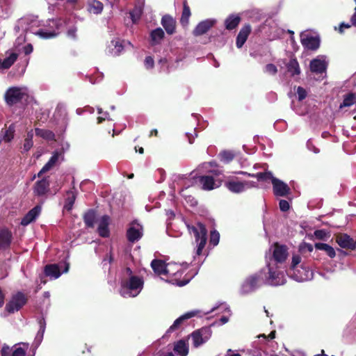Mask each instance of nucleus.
I'll use <instances>...</instances> for the list:
<instances>
[{"mask_svg":"<svg viewBox=\"0 0 356 356\" xmlns=\"http://www.w3.org/2000/svg\"><path fill=\"white\" fill-rule=\"evenodd\" d=\"M211 332L208 328H202L194 331L191 334L193 346L198 348L205 343L211 337Z\"/></svg>","mask_w":356,"mask_h":356,"instance_id":"obj_13","label":"nucleus"},{"mask_svg":"<svg viewBox=\"0 0 356 356\" xmlns=\"http://www.w3.org/2000/svg\"><path fill=\"white\" fill-rule=\"evenodd\" d=\"M151 267L154 272L159 276L166 275L167 264L159 259H154L151 262Z\"/></svg>","mask_w":356,"mask_h":356,"instance_id":"obj_32","label":"nucleus"},{"mask_svg":"<svg viewBox=\"0 0 356 356\" xmlns=\"http://www.w3.org/2000/svg\"><path fill=\"white\" fill-rule=\"evenodd\" d=\"M355 95L353 94H350L344 98L342 104L340 105V108L350 106L355 103Z\"/></svg>","mask_w":356,"mask_h":356,"instance_id":"obj_49","label":"nucleus"},{"mask_svg":"<svg viewBox=\"0 0 356 356\" xmlns=\"http://www.w3.org/2000/svg\"><path fill=\"white\" fill-rule=\"evenodd\" d=\"M240 22L241 17L238 15H230L225 20V28L228 30H232L238 25Z\"/></svg>","mask_w":356,"mask_h":356,"instance_id":"obj_36","label":"nucleus"},{"mask_svg":"<svg viewBox=\"0 0 356 356\" xmlns=\"http://www.w3.org/2000/svg\"><path fill=\"white\" fill-rule=\"evenodd\" d=\"M225 356H241L239 353H235L231 349L227 351Z\"/></svg>","mask_w":356,"mask_h":356,"instance_id":"obj_64","label":"nucleus"},{"mask_svg":"<svg viewBox=\"0 0 356 356\" xmlns=\"http://www.w3.org/2000/svg\"><path fill=\"white\" fill-rule=\"evenodd\" d=\"M69 268V264L66 262L60 264H49L44 267V273L46 276L49 277L51 279L56 280L63 273H67Z\"/></svg>","mask_w":356,"mask_h":356,"instance_id":"obj_11","label":"nucleus"},{"mask_svg":"<svg viewBox=\"0 0 356 356\" xmlns=\"http://www.w3.org/2000/svg\"><path fill=\"white\" fill-rule=\"evenodd\" d=\"M302 258L299 254H293L292 257V260L290 266V272L296 270L301 265Z\"/></svg>","mask_w":356,"mask_h":356,"instance_id":"obj_47","label":"nucleus"},{"mask_svg":"<svg viewBox=\"0 0 356 356\" xmlns=\"http://www.w3.org/2000/svg\"><path fill=\"white\" fill-rule=\"evenodd\" d=\"M29 344L27 343H20L15 344L12 348L4 344L1 350V356H25Z\"/></svg>","mask_w":356,"mask_h":356,"instance_id":"obj_10","label":"nucleus"},{"mask_svg":"<svg viewBox=\"0 0 356 356\" xmlns=\"http://www.w3.org/2000/svg\"><path fill=\"white\" fill-rule=\"evenodd\" d=\"M29 96V90L26 87H12L8 89L5 94V99L8 104L13 105L17 102L26 99Z\"/></svg>","mask_w":356,"mask_h":356,"instance_id":"obj_7","label":"nucleus"},{"mask_svg":"<svg viewBox=\"0 0 356 356\" xmlns=\"http://www.w3.org/2000/svg\"><path fill=\"white\" fill-rule=\"evenodd\" d=\"M154 60L151 56H147L145 59V66L147 69H152L154 66Z\"/></svg>","mask_w":356,"mask_h":356,"instance_id":"obj_57","label":"nucleus"},{"mask_svg":"<svg viewBox=\"0 0 356 356\" xmlns=\"http://www.w3.org/2000/svg\"><path fill=\"white\" fill-rule=\"evenodd\" d=\"M338 245L343 248L353 250L356 247V242L346 234H341L337 237Z\"/></svg>","mask_w":356,"mask_h":356,"instance_id":"obj_24","label":"nucleus"},{"mask_svg":"<svg viewBox=\"0 0 356 356\" xmlns=\"http://www.w3.org/2000/svg\"><path fill=\"white\" fill-rule=\"evenodd\" d=\"M33 130H31L27 133L26 138L24 140V143L23 145V149L24 152L29 151L31 149V148L33 147Z\"/></svg>","mask_w":356,"mask_h":356,"instance_id":"obj_43","label":"nucleus"},{"mask_svg":"<svg viewBox=\"0 0 356 356\" xmlns=\"http://www.w3.org/2000/svg\"><path fill=\"white\" fill-rule=\"evenodd\" d=\"M291 277L297 282L310 280L313 277V272L307 267L301 264L298 268L290 272Z\"/></svg>","mask_w":356,"mask_h":356,"instance_id":"obj_15","label":"nucleus"},{"mask_svg":"<svg viewBox=\"0 0 356 356\" xmlns=\"http://www.w3.org/2000/svg\"><path fill=\"white\" fill-rule=\"evenodd\" d=\"M75 197L74 195H72V197H68L66 200V202L65 204V209L67 210H70L74 203Z\"/></svg>","mask_w":356,"mask_h":356,"instance_id":"obj_55","label":"nucleus"},{"mask_svg":"<svg viewBox=\"0 0 356 356\" xmlns=\"http://www.w3.org/2000/svg\"><path fill=\"white\" fill-rule=\"evenodd\" d=\"M191 16V10L188 5L184 3L183 7L182 15L181 17V23L183 26H187L188 24L189 17Z\"/></svg>","mask_w":356,"mask_h":356,"instance_id":"obj_44","label":"nucleus"},{"mask_svg":"<svg viewBox=\"0 0 356 356\" xmlns=\"http://www.w3.org/2000/svg\"><path fill=\"white\" fill-rule=\"evenodd\" d=\"M280 209L282 211H286L289 209L290 205L288 201L281 200L279 203Z\"/></svg>","mask_w":356,"mask_h":356,"instance_id":"obj_56","label":"nucleus"},{"mask_svg":"<svg viewBox=\"0 0 356 356\" xmlns=\"http://www.w3.org/2000/svg\"><path fill=\"white\" fill-rule=\"evenodd\" d=\"M35 131L36 136L41 137L44 140H53L55 139V134L50 130L37 128Z\"/></svg>","mask_w":356,"mask_h":356,"instance_id":"obj_40","label":"nucleus"},{"mask_svg":"<svg viewBox=\"0 0 356 356\" xmlns=\"http://www.w3.org/2000/svg\"><path fill=\"white\" fill-rule=\"evenodd\" d=\"M165 33L161 28H157L150 33V44L152 46L159 44L164 38Z\"/></svg>","mask_w":356,"mask_h":356,"instance_id":"obj_35","label":"nucleus"},{"mask_svg":"<svg viewBox=\"0 0 356 356\" xmlns=\"http://www.w3.org/2000/svg\"><path fill=\"white\" fill-rule=\"evenodd\" d=\"M216 22V19L213 18L207 19L199 22L193 31V35L200 36L207 33Z\"/></svg>","mask_w":356,"mask_h":356,"instance_id":"obj_18","label":"nucleus"},{"mask_svg":"<svg viewBox=\"0 0 356 356\" xmlns=\"http://www.w3.org/2000/svg\"><path fill=\"white\" fill-rule=\"evenodd\" d=\"M289 257L288 248L284 245L275 243L266 254V262L282 266Z\"/></svg>","mask_w":356,"mask_h":356,"instance_id":"obj_6","label":"nucleus"},{"mask_svg":"<svg viewBox=\"0 0 356 356\" xmlns=\"http://www.w3.org/2000/svg\"><path fill=\"white\" fill-rule=\"evenodd\" d=\"M64 160V156L61 155V153L57 152L56 150L54 151L52 153V156L48 161V162L42 167L40 171L38 172V176L40 177L42 174L50 170L56 163L59 161H62Z\"/></svg>","mask_w":356,"mask_h":356,"instance_id":"obj_22","label":"nucleus"},{"mask_svg":"<svg viewBox=\"0 0 356 356\" xmlns=\"http://www.w3.org/2000/svg\"><path fill=\"white\" fill-rule=\"evenodd\" d=\"M11 233L7 229H0V250H6L11 242Z\"/></svg>","mask_w":356,"mask_h":356,"instance_id":"obj_33","label":"nucleus"},{"mask_svg":"<svg viewBox=\"0 0 356 356\" xmlns=\"http://www.w3.org/2000/svg\"><path fill=\"white\" fill-rule=\"evenodd\" d=\"M300 41L303 47L306 49L316 50L319 47V39L309 33H302L300 35Z\"/></svg>","mask_w":356,"mask_h":356,"instance_id":"obj_19","label":"nucleus"},{"mask_svg":"<svg viewBox=\"0 0 356 356\" xmlns=\"http://www.w3.org/2000/svg\"><path fill=\"white\" fill-rule=\"evenodd\" d=\"M315 248L317 250L325 251L330 258H334L336 256L334 249L327 243H316L315 244Z\"/></svg>","mask_w":356,"mask_h":356,"instance_id":"obj_39","label":"nucleus"},{"mask_svg":"<svg viewBox=\"0 0 356 356\" xmlns=\"http://www.w3.org/2000/svg\"><path fill=\"white\" fill-rule=\"evenodd\" d=\"M41 206L37 205L30 210L22 219L21 224L24 226L28 225L35 220L41 212Z\"/></svg>","mask_w":356,"mask_h":356,"instance_id":"obj_27","label":"nucleus"},{"mask_svg":"<svg viewBox=\"0 0 356 356\" xmlns=\"http://www.w3.org/2000/svg\"><path fill=\"white\" fill-rule=\"evenodd\" d=\"M47 23L49 29H41L34 33L43 39L54 38L58 34V31L63 26V21L61 19H49Z\"/></svg>","mask_w":356,"mask_h":356,"instance_id":"obj_8","label":"nucleus"},{"mask_svg":"<svg viewBox=\"0 0 356 356\" xmlns=\"http://www.w3.org/2000/svg\"><path fill=\"white\" fill-rule=\"evenodd\" d=\"M98 227L97 232L102 237H108L109 236L110 232L108 229V225L110 224V218L109 216L104 215L102 216L97 221Z\"/></svg>","mask_w":356,"mask_h":356,"instance_id":"obj_23","label":"nucleus"},{"mask_svg":"<svg viewBox=\"0 0 356 356\" xmlns=\"http://www.w3.org/2000/svg\"><path fill=\"white\" fill-rule=\"evenodd\" d=\"M18 55L16 53H10L3 60L0 58V70H6L10 68L16 61Z\"/></svg>","mask_w":356,"mask_h":356,"instance_id":"obj_37","label":"nucleus"},{"mask_svg":"<svg viewBox=\"0 0 356 356\" xmlns=\"http://www.w3.org/2000/svg\"><path fill=\"white\" fill-rule=\"evenodd\" d=\"M76 28H71L67 31V36L69 38L74 39L76 38Z\"/></svg>","mask_w":356,"mask_h":356,"instance_id":"obj_62","label":"nucleus"},{"mask_svg":"<svg viewBox=\"0 0 356 356\" xmlns=\"http://www.w3.org/2000/svg\"><path fill=\"white\" fill-rule=\"evenodd\" d=\"M161 24L167 33L170 35L174 33L175 31V21L172 17L169 15L163 16L161 19Z\"/></svg>","mask_w":356,"mask_h":356,"instance_id":"obj_34","label":"nucleus"},{"mask_svg":"<svg viewBox=\"0 0 356 356\" xmlns=\"http://www.w3.org/2000/svg\"><path fill=\"white\" fill-rule=\"evenodd\" d=\"M219 240L220 234L216 230L211 231L210 234V243L216 246L218 244Z\"/></svg>","mask_w":356,"mask_h":356,"instance_id":"obj_50","label":"nucleus"},{"mask_svg":"<svg viewBox=\"0 0 356 356\" xmlns=\"http://www.w3.org/2000/svg\"><path fill=\"white\" fill-rule=\"evenodd\" d=\"M288 72L291 74L292 76L298 75L300 73V68L298 62L296 59L292 58L286 65Z\"/></svg>","mask_w":356,"mask_h":356,"instance_id":"obj_41","label":"nucleus"},{"mask_svg":"<svg viewBox=\"0 0 356 356\" xmlns=\"http://www.w3.org/2000/svg\"><path fill=\"white\" fill-rule=\"evenodd\" d=\"M174 181L177 182L178 185L184 186L185 188H182L180 191V193L182 196H186L184 194L185 189L191 186L193 184V181L191 180L186 175H176L174 176Z\"/></svg>","mask_w":356,"mask_h":356,"instance_id":"obj_28","label":"nucleus"},{"mask_svg":"<svg viewBox=\"0 0 356 356\" xmlns=\"http://www.w3.org/2000/svg\"><path fill=\"white\" fill-rule=\"evenodd\" d=\"M217 310L219 312V313H224V312L228 313L229 316H223L219 319L221 325H224V324L227 323L229 321V316L232 315V312H231V309H230L229 305L225 302L218 304L217 305L214 306L211 310H209L208 312H202L201 315H202V316H203L204 315L209 314L212 313Z\"/></svg>","mask_w":356,"mask_h":356,"instance_id":"obj_20","label":"nucleus"},{"mask_svg":"<svg viewBox=\"0 0 356 356\" xmlns=\"http://www.w3.org/2000/svg\"><path fill=\"white\" fill-rule=\"evenodd\" d=\"M39 323H40V330L38 331L37 338L39 337V343H40L43 337V334H44V330H45V322L44 320H40Z\"/></svg>","mask_w":356,"mask_h":356,"instance_id":"obj_53","label":"nucleus"},{"mask_svg":"<svg viewBox=\"0 0 356 356\" xmlns=\"http://www.w3.org/2000/svg\"><path fill=\"white\" fill-rule=\"evenodd\" d=\"M49 181L47 178H44L35 182L33 187V193L37 196L44 195L49 191Z\"/></svg>","mask_w":356,"mask_h":356,"instance_id":"obj_26","label":"nucleus"},{"mask_svg":"<svg viewBox=\"0 0 356 356\" xmlns=\"http://www.w3.org/2000/svg\"><path fill=\"white\" fill-rule=\"evenodd\" d=\"M296 93L298 95V98L299 101L303 100L304 99L306 98L307 95L306 90L300 86L297 88Z\"/></svg>","mask_w":356,"mask_h":356,"instance_id":"obj_52","label":"nucleus"},{"mask_svg":"<svg viewBox=\"0 0 356 356\" xmlns=\"http://www.w3.org/2000/svg\"><path fill=\"white\" fill-rule=\"evenodd\" d=\"M186 268L187 266L186 264H167L166 275H165L166 277L165 280L172 284L179 286H183L187 284L192 279V277H184L183 280H181V275L183 274V269Z\"/></svg>","mask_w":356,"mask_h":356,"instance_id":"obj_4","label":"nucleus"},{"mask_svg":"<svg viewBox=\"0 0 356 356\" xmlns=\"http://www.w3.org/2000/svg\"><path fill=\"white\" fill-rule=\"evenodd\" d=\"M70 149V145L68 143H62L60 145V147L56 149L57 152L61 153V155L64 156L65 152H67Z\"/></svg>","mask_w":356,"mask_h":356,"instance_id":"obj_58","label":"nucleus"},{"mask_svg":"<svg viewBox=\"0 0 356 356\" xmlns=\"http://www.w3.org/2000/svg\"><path fill=\"white\" fill-rule=\"evenodd\" d=\"M26 302V298L22 293H17L13 296L7 303L6 309L9 313H14L19 310Z\"/></svg>","mask_w":356,"mask_h":356,"instance_id":"obj_14","label":"nucleus"},{"mask_svg":"<svg viewBox=\"0 0 356 356\" xmlns=\"http://www.w3.org/2000/svg\"><path fill=\"white\" fill-rule=\"evenodd\" d=\"M124 273L127 277L121 280L119 293L125 298H135L140 294L143 289V278L133 275L129 268L125 269Z\"/></svg>","mask_w":356,"mask_h":356,"instance_id":"obj_1","label":"nucleus"},{"mask_svg":"<svg viewBox=\"0 0 356 356\" xmlns=\"http://www.w3.org/2000/svg\"><path fill=\"white\" fill-rule=\"evenodd\" d=\"M174 351L177 356H186L188 353V346L184 340H179L175 344Z\"/></svg>","mask_w":356,"mask_h":356,"instance_id":"obj_38","label":"nucleus"},{"mask_svg":"<svg viewBox=\"0 0 356 356\" xmlns=\"http://www.w3.org/2000/svg\"><path fill=\"white\" fill-rule=\"evenodd\" d=\"M227 188L232 193H240L247 189L257 187L255 182L252 181H239L230 180L226 183Z\"/></svg>","mask_w":356,"mask_h":356,"instance_id":"obj_12","label":"nucleus"},{"mask_svg":"<svg viewBox=\"0 0 356 356\" xmlns=\"http://www.w3.org/2000/svg\"><path fill=\"white\" fill-rule=\"evenodd\" d=\"M95 221V213L93 211H89L84 216V222L89 227L94 226Z\"/></svg>","mask_w":356,"mask_h":356,"instance_id":"obj_45","label":"nucleus"},{"mask_svg":"<svg viewBox=\"0 0 356 356\" xmlns=\"http://www.w3.org/2000/svg\"><path fill=\"white\" fill-rule=\"evenodd\" d=\"M262 283L261 273H256L247 277L241 284L240 293L248 294L258 289Z\"/></svg>","mask_w":356,"mask_h":356,"instance_id":"obj_9","label":"nucleus"},{"mask_svg":"<svg viewBox=\"0 0 356 356\" xmlns=\"http://www.w3.org/2000/svg\"><path fill=\"white\" fill-rule=\"evenodd\" d=\"M201 313L202 312L200 310H193L185 313L174 321L173 324L169 327L167 332H172L177 329L185 320L189 319L194 316L202 317Z\"/></svg>","mask_w":356,"mask_h":356,"instance_id":"obj_21","label":"nucleus"},{"mask_svg":"<svg viewBox=\"0 0 356 356\" xmlns=\"http://www.w3.org/2000/svg\"><path fill=\"white\" fill-rule=\"evenodd\" d=\"M15 127L13 124L10 125L9 127L0 136V143L1 141L8 143L12 140L14 137Z\"/></svg>","mask_w":356,"mask_h":356,"instance_id":"obj_42","label":"nucleus"},{"mask_svg":"<svg viewBox=\"0 0 356 356\" xmlns=\"http://www.w3.org/2000/svg\"><path fill=\"white\" fill-rule=\"evenodd\" d=\"M238 174L248 175L249 177H256L258 181H266L270 179L273 184V193L276 196L285 197L291 193L290 187L285 182L274 177L270 172L250 174L241 171L238 172Z\"/></svg>","mask_w":356,"mask_h":356,"instance_id":"obj_3","label":"nucleus"},{"mask_svg":"<svg viewBox=\"0 0 356 356\" xmlns=\"http://www.w3.org/2000/svg\"><path fill=\"white\" fill-rule=\"evenodd\" d=\"M124 50V45L120 40H113L108 46V52L112 56H119Z\"/></svg>","mask_w":356,"mask_h":356,"instance_id":"obj_31","label":"nucleus"},{"mask_svg":"<svg viewBox=\"0 0 356 356\" xmlns=\"http://www.w3.org/2000/svg\"><path fill=\"white\" fill-rule=\"evenodd\" d=\"M282 266L266 262V266L260 272L264 275L265 282L270 286H280L286 283V277L282 270Z\"/></svg>","mask_w":356,"mask_h":356,"instance_id":"obj_2","label":"nucleus"},{"mask_svg":"<svg viewBox=\"0 0 356 356\" xmlns=\"http://www.w3.org/2000/svg\"><path fill=\"white\" fill-rule=\"evenodd\" d=\"M127 236L129 241L134 243L143 236V227L136 221L130 223L127 232Z\"/></svg>","mask_w":356,"mask_h":356,"instance_id":"obj_16","label":"nucleus"},{"mask_svg":"<svg viewBox=\"0 0 356 356\" xmlns=\"http://www.w3.org/2000/svg\"><path fill=\"white\" fill-rule=\"evenodd\" d=\"M327 66V62L325 56H318L316 58L312 60L309 64L311 71L316 74L325 72Z\"/></svg>","mask_w":356,"mask_h":356,"instance_id":"obj_17","label":"nucleus"},{"mask_svg":"<svg viewBox=\"0 0 356 356\" xmlns=\"http://www.w3.org/2000/svg\"><path fill=\"white\" fill-rule=\"evenodd\" d=\"M220 160L224 163H229L234 158V153L232 151H223L220 154Z\"/></svg>","mask_w":356,"mask_h":356,"instance_id":"obj_48","label":"nucleus"},{"mask_svg":"<svg viewBox=\"0 0 356 356\" xmlns=\"http://www.w3.org/2000/svg\"><path fill=\"white\" fill-rule=\"evenodd\" d=\"M33 50V48L32 44H28L25 45V46L23 47V52H24L26 55H29V54H30L31 53H32Z\"/></svg>","mask_w":356,"mask_h":356,"instance_id":"obj_60","label":"nucleus"},{"mask_svg":"<svg viewBox=\"0 0 356 356\" xmlns=\"http://www.w3.org/2000/svg\"><path fill=\"white\" fill-rule=\"evenodd\" d=\"M212 165V163H204L202 165H200L197 169V172H203V169L208 170Z\"/></svg>","mask_w":356,"mask_h":356,"instance_id":"obj_61","label":"nucleus"},{"mask_svg":"<svg viewBox=\"0 0 356 356\" xmlns=\"http://www.w3.org/2000/svg\"><path fill=\"white\" fill-rule=\"evenodd\" d=\"M299 250L301 252L307 251L312 252L314 250L313 245L310 243H303L300 245Z\"/></svg>","mask_w":356,"mask_h":356,"instance_id":"obj_54","label":"nucleus"},{"mask_svg":"<svg viewBox=\"0 0 356 356\" xmlns=\"http://www.w3.org/2000/svg\"><path fill=\"white\" fill-rule=\"evenodd\" d=\"M143 13L140 6H136L131 12L130 15L134 23H136L140 17Z\"/></svg>","mask_w":356,"mask_h":356,"instance_id":"obj_46","label":"nucleus"},{"mask_svg":"<svg viewBox=\"0 0 356 356\" xmlns=\"http://www.w3.org/2000/svg\"><path fill=\"white\" fill-rule=\"evenodd\" d=\"M250 31L251 27L249 24L245 25L243 27H242L236 38V47L238 48H241L243 47L247 40Z\"/></svg>","mask_w":356,"mask_h":356,"instance_id":"obj_30","label":"nucleus"},{"mask_svg":"<svg viewBox=\"0 0 356 356\" xmlns=\"http://www.w3.org/2000/svg\"><path fill=\"white\" fill-rule=\"evenodd\" d=\"M275 337V331H273L271 332L268 336H266V334H259L258 336V338H264V339H273Z\"/></svg>","mask_w":356,"mask_h":356,"instance_id":"obj_63","label":"nucleus"},{"mask_svg":"<svg viewBox=\"0 0 356 356\" xmlns=\"http://www.w3.org/2000/svg\"><path fill=\"white\" fill-rule=\"evenodd\" d=\"M200 181L202 185V188L207 191L213 190L220 185V181L215 180L213 177L209 175L200 177Z\"/></svg>","mask_w":356,"mask_h":356,"instance_id":"obj_25","label":"nucleus"},{"mask_svg":"<svg viewBox=\"0 0 356 356\" xmlns=\"http://www.w3.org/2000/svg\"><path fill=\"white\" fill-rule=\"evenodd\" d=\"M264 72L268 74L274 75L277 73V67L273 64H268L265 66Z\"/></svg>","mask_w":356,"mask_h":356,"instance_id":"obj_51","label":"nucleus"},{"mask_svg":"<svg viewBox=\"0 0 356 356\" xmlns=\"http://www.w3.org/2000/svg\"><path fill=\"white\" fill-rule=\"evenodd\" d=\"M190 234L193 235L196 243L195 255H200L207 243V230L200 222L195 224L186 223Z\"/></svg>","mask_w":356,"mask_h":356,"instance_id":"obj_5","label":"nucleus"},{"mask_svg":"<svg viewBox=\"0 0 356 356\" xmlns=\"http://www.w3.org/2000/svg\"><path fill=\"white\" fill-rule=\"evenodd\" d=\"M314 236L318 239H323L326 236V232L323 229L316 230L314 232Z\"/></svg>","mask_w":356,"mask_h":356,"instance_id":"obj_59","label":"nucleus"},{"mask_svg":"<svg viewBox=\"0 0 356 356\" xmlns=\"http://www.w3.org/2000/svg\"><path fill=\"white\" fill-rule=\"evenodd\" d=\"M86 8L89 13L99 15L103 10L104 5L98 0H88L86 3Z\"/></svg>","mask_w":356,"mask_h":356,"instance_id":"obj_29","label":"nucleus"}]
</instances>
